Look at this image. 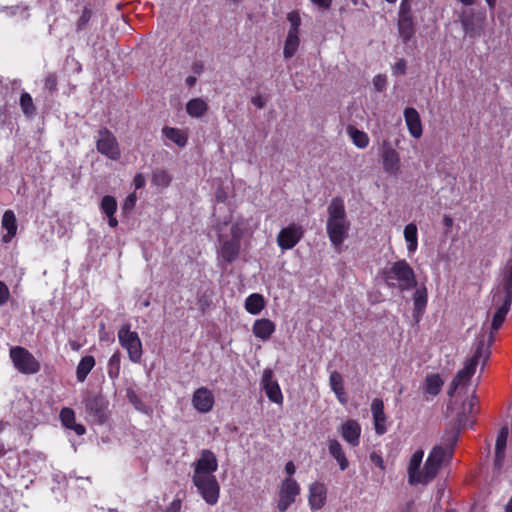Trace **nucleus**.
<instances>
[{
    "label": "nucleus",
    "mask_w": 512,
    "mask_h": 512,
    "mask_svg": "<svg viewBox=\"0 0 512 512\" xmlns=\"http://www.w3.org/2000/svg\"><path fill=\"white\" fill-rule=\"evenodd\" d=\"M457 440L456 436L452 437V443L444 448L442 446H435L430 452L425 464L421 467L424 457L423 450H417L410 458L407 473L408 482L410 485H426L432 481L443 463L449 461L452 457L453 446Z\"/></svg>",
    "instance_id": "f257e3e1"
},
{
    "label": "nucleus",
    "mask_w": 512,
    "mask_h": 512,
    "mask_svg": "<svg viewBox=\"0 0 512 512\" xmlns=\"http://www.w3.org/2000/svg\"><path fill=\"white\" fill-rule=\"evenodd\" d=\"M326 232L331 244L339 248L348 237L350 221L348 220L344 200L334 197L327 207Z\"/></svg>",
    "instance_id": "f03ea898"
},
{
    "label": "nucleus",
    "mask_w": 512,
    "mask_h": 512,
    "mask_svg": "<svg viewBox=\"0 0 512 512\" xmlns=\"http://www.w3.org/2000/svg\"><path fill=\"white\" fill-rule=\"evenodd\" d=\"M383 279L389 288L400 291L411 290L417 286V277L413 267L405 260L392 262L382 271Z\"/></svg>",
    "instance_id": "7ed1b4c3"
},
{
    "label": "nucleus",
    "mask_w": 512,
    "mask_h": 512,
    "mask_svg": "<svg viewBox=\"0 0 512 512\" xmlns=\"http://www.w3.org/2000/svg\"><path fill=\"white\" fill-rule=\"evenodd\" d=\"M496 331L497 330L493 329L492 322L488 346H485L483 340L478 342L473 355L465 362L464 367L455 375L454 379L456 380V383H460L462 386L467 385L471 377L475 374L476 367L480 363H482L483 366L487 363L491 353L489 346L494 341V333Z\"/></svg>",
    "instance_id": "20e7f679"
},
{
    "label": "nucleus",
    "mask_w": 512,
    "mask_h": 512,
    "mask_svg": "<svg viewBox=\"0 0 512 512\" xmlns=\"http://www.w3.org/2000/svg\"><path fill=\"white\" fill-rule=\"evenodd\" d=\"M242 234V229L237 224L230 226L229 234H219L218 256L222 261L232 263L238 258Z\"/></svg>",
    "instance_id": "39448f33"
},
{
    "label": "nucleus",
    "mask_w": 512,
    "mask_h": 512,
    "mask_svg": "<svg viewBox=\"0 0 512 512\" xmlns=\"http://www.w3.org/2000/svg\"><path fill=\"white\" fill-rule=\"evenodd\" d=\"M118 340L120 345L127 351L131 362L139 363L142 358V342L135 331H131L129 324H124L118 330Z\"/></svg>",
    "instance_id": "423d86ee"
},
{
    "label": "nucleus",
    "mask_w": 512,
    "mask_h": 512,
    "mask_svg": "<svg viewBox=\"0 0 512 512\" xmlns=\"http://www.w3.org/2000/svg\"><path fill=\"white\" fill-rule=\"evenodd\" d=\"M14 367L22 374L33 375L40 371V363L26 348L14 346L9 352Z\"/></svg>",
    "instance_id": "0eeeda50"
},
{
    "label": "nucleus",
    "mask_w": 512,
    "mask_h": 512,
    "mask_svg": "<svg viewBox=\"0 0 512 512\" xmlns=\"http://www.w3.org/2000/svg\"><path fill=\"white\" fill-rule=\"evenodd\" d=\"M300 492L301 487L294 478H285L279 485L277 509L280 512H285L296 501Z\"/></svg>",
    "instance_id": "6e6552de"
},
{
    "label": "nucleus",
    "mask_w": 512,
    "mask_h": 512,
    "mask_svg": "<svg viewBox=\"0 0 512 512\" xmlns=\"http://www.w3.org/2000/svg\"><path fill=\"white\" fill-rule=\"evenodd\" d=\"M193 483L208 504L217 503L220 487L215 476H193Z\"/></svg>",
    "instance_id": "1a4fd4ad"
},
{
    "label": "nucleus",
    "mask_w": 512,
    "mask_h": 512,
    "mask_svg": "<svg viewBox=\"0 0 512 512\" xmlns=\"http://www.w3.org/2000/svg\"><path fill=\"white\" fill-rule=\"evenodd\" d=\"M304 235V228L299 224H289L277 235V244L282 250L294 248Z\"/></svg>",
    "instance_id": "9d476101"
},
{
    "label": "nucleus",
    "mask_w": 512,
    "mask_h": 512,
    "mask_svg": "<svg viewBox=\"0 0 512 512\" xmlns=\"http://www.w3.org/2000/svg\"><path fill=\"white\" fill-rule=\"evenodd\" d=\"M97 150L112 160L120 157V149L116 138L109 130H101L97 140Z\"/></svg>",
    "instance_id": "9b49d317"
},
{
    "label": "nucleus",
    "mask_w": 512,
    "mask_h": 512,
    "mask_svg": "<svg viewBox=\"0 0 512 512\" xmlns=\"http://www.w3.org/2000/svg\"><path fill=\"white\" fill-rule=\"evenodd\" d=\"M381 162L385 173L397 177L401 173L399 153L390 146H384L381 151Z\"/></svg>",
    "instance_id": "f8f14e48"
},
{
    "label": "nucleus",
    "mask_w": 512,
    "mask_h": 512,
    "mask_svg": "<svg viewBox=\"0 0 512 512\" xmlns=\"http://www.w3.org/2000/svg\"><path fill=\"white\" fill-rule=\"evenodd\" d=\"M218 468V462L215 454L210 450H203L201 456L195 464L193 476H214Z\"/></svg>",
    "instance_id": "ddd939ff"
},
{
    "label": "nucleus",
    "mask_w": 512,
    "mask_h": 512,
    "mask_svg": "<svg viewBox=\"0 0 512 512\" xmlns=\"http://www.w3.org/2000/svg\"><path fill=\"white\" fill-rule=\"evenodd\" d=\"M87 414L96 422H103L105 419V410L107 402L100 395H88L84 400Z\"/></svg>",
    "instance_id": "4468645a"
},
{
    "label": "nucleus",
    "mask_w": 512,
    "mask_h": 512,
    "mask_svg": "<svg viewBox=\"0 0 512 512\" xmlns=\"http://www.w3.org/2000/svg\"><path fill=\"white\" fill-rule=\"evenodd\" d=\"M261 384L269 400L276 404L282 405L283 395L279 384L273 379L272 370H264Z\"/></svg>",
    "instance_id": "2eb2a0df"
},
{
    "label": "nucleus",
    "mask_w": 512,
    "mask_h": 512,
    "mask_svg": "<svg viewBox=\"0 0 512 512\" xmlns=\"http://www.w3.org/2000/svg\"><path fill=\"white\" fill-rule=\"evenodd\" d=\"M215 403L214 395L206 387H200L193 393L192 405L200 413H208Z\"/></svg>",
    "instance_id": "dca6fc26"
},
{
    "label": "nucleus",
    "mask_w": 512,
    "mask_h": 512,
    "mask_svg": "<svg viewBox=\"0 0 512 512\" xmlns=\"http://www.w3.org/2000/svg\"><path fill=\"white\" fill-rule=\"evenodd\" d=\"M327 488L323 483L314 482L309 487L308 502L312 510H320L326 504Z\"/></svg>",
    "instance_id": "f3484780"
},
{
    "label": "nucleus",
    "mask_w": 512,
    "mask_h": 512,
    "mask_svg": "<svg viewBox=\"0 0 512 512\" xmlns=\"http://www.w3.org/2000/svg\"><path fill=\"white\" fill-rule=\"evenodd\" d=\"M339 431L342 438L351 446L356 447L359 445L361 426L356 420L349 419L345 421Z\"/></svg>",
    "instance_id": "a211bd4d"
},
{
    "label": "nucleus",
    "mask_w": 512,
    "mask_h": 512,
    "mask_svg": "<svg viewBox=\"0 0 512 512\" xmlns=\"http://www.w3.org/2000/svg\"><path fill=\"white\" fill-rule=\"evenodd\" d=\"M371 412L373 415L375 431L378 435H383L387 431L386 415L384 412L383 401L379 398L373 399L371 403Z\"/></svg>",
    "instance_id": "6ab92c4d"
},
{
    "label": "nucleus",
    "mask_w": 512,
    "mask_h": 512,
    "mask_svg": "<svg viewBox=\"0 0 512 512\" xmlns=\"http://www.w3.org/2000/svg\"><path fill=\"white\" fill-rule=\"evenodd\" d=\"M276 326L274 322L267 318L255 320L252 326L254 336L263 342L268 341L275 332Z\"/></svg>",
    "instance_id": "aec40b11"
},
{
    "label": "nucleus",
    "mask_w": 512,
    "mask_h": 512,
    "mask_svg": "<svg viewBox=\"0 0 512 512\" xmlns=\"http://www.w3.org/2000/svg\"><path fill=\"white\" fill-rule=\"evenodd\" d=\"M509 430L507 426H503L496 439L495 444V466L497 468H501L504 458H505V449L507 444V438H508Z\"/></svg>",
    "instance_id": "412c9836"
},
{
    "label": "nucleus",
    "mask_w": 512,
    "mask_h": 512,
    "mask_svg": "<svg viewBox=\"0 0 512 512\" xmlns=\"http://www.w3.org/2000/svg\"><path fill=\"white\" fill-rule=\"evenodd\" d=\"M403 236L406 243L408 256H413L418 249V228L415 223H409L404 227Z\"/></svg>",
    "instance_id": "4be33fe9"
},
{
    "label": "nucleus",
    "mask_w": 512,
    "mask_h": 512,
    "mask_svg": "<svg viewBox=\"0 0 512 512\" xmlns=\"http://www.w3.org/2000/svg\"><path fill=\"white\" fill-rule=\"evenodd\" d=\"M2 227L7 231L6 234L3 235L2 240L5 243H9L17 232L16 217L12 210L4 212L2 217Z\"/></svg>",
    "instance_id": "5701e85b"
},
{
    "label": "nucleus",
    "mask_w": 512,
    "mask_h": 512,
    "mask_svg": "<svg viewBox=\"0 0 512 512\" xmlns=\"http://www.w3.org/2000/svg\"><path fill=\"white\" fill-rule=\"evenodd\" d=\"M398 32L404 44L410 42L415 34V23L413 17H402L398 19Z\"/></svg>",
    "instance_id": "b1692460"
},
{
    "label": "nucleus",
    "mask_w": 512,
    "mask_h": 512,
    "mask_svg": "<svg viewBox=\"0 0 512 512\" xmlns=\"http://www.w3.org/2000/svg\"><path fill=\"white\" fill-rule=\"evenodd\" d=\"M60 419L62 424L71 430H74L77 435H83L86 432V429L81 424H76L75 422V413L70 408H63L60 412Z\"/></svg>",
    "instance_id": "393cba45"
},
{
    "label": "nucleus",
    "mask_w": 512,
    "mask_h": 512,
    "mask_svg": "<svg viewBox=\"0 0 512 512\" xmlns=\"http://www.w3.org/2000/svg\"><path fill=\"white\" fill-rule=\"evenodd\" d=\"M328 449L331 456L337 461L339 467L342 471L346 470L349 466V462L345 456V453L342 449L341 444L335 440L331 439L328 442Z\"/></svg>",
    "instance_id": "a878e982"
},
{
    "label": "nucleus",
    "mask_w": 512,
    "mask_h": 512,
    "mask_svg": "<svg viewBox=\"0 0 512 512\" xmlns=\"http://www.w3.org/2000/svg\"><path fill=\"white\" fill-rule=\"evenodd\" d=\"M444 384L439 374H429L426 376L423 389L424 392L429 396H436Z\"/></svg>",
    "instance_id": "bb28decb"
},
{
    "label": "nucleus",
    "mask_w": 512,
    "mask_h": 512,
    "mask_svg": "<svg viewBox=\"0 0 512 512\" xmlns=\"http://www.w3.org/2000/svg\"><path fill=\"white\" fill-rule=\"evenodd\" d=\"M265 307V299L261 294L253 293L246 298L245 309L252 315L259 314Z\"/></svg>",
    "instance_id": "cd10ccee"
},
{
    "label": "nucleus",
    "mask_w": 512,
    "mask_h": 512,
    "mask_svg": "<svg viewBox=\"0 0 512 512\" xmlns=\"http://www.w3.org/2000/svg\"><path fill=\"white\" fill-rule=\"evenodd\" d=\"M94 15L91 4H85L82 8L81 14L75 22V31L77 33L85 31L88 28L89 22Z\"/></svg>",
    "instance_id": "c85d7f7f"
},
{
    "label": "nucleus",
    "mask_w": 512,
    "mask_h": 512,
    "mask_svg": "<svg viewBox=\"0 0 512 512\" xmlns=\"http://www.w3.org/2000/svg\"><path fill=\"white\" fill-rule=\"evenodd\" d=\"M95 366V359L93 356H85L83 357L76 369V377L79 382H83L90 371Z\"/></svg>",
    "instance_id": "c756f323"
},
{
    "label": "nucleus",
    "mask_w": 512,
    "mask_h": 512,
    "mask_svg": "<svg viewBox=\"0 0 512 512\" xmlns=\"http://www.w3.org/2000/svg\"><path fill=\"white\" fill-rule=\"evenodd\" d=\"M19 105H20V108H21L23 114L27 118H32L36 115V111H37L36 106L34 105L32 96L28 92L23 91L21 93L20 99H19Z\"/></svg>",
    "instance_id": "7c9ffc66"
},
{
    "label": "nucleus",
    "mask_w": 512,
    "mask_h": 512,
    "mask_svg": "<svg viewBox=\"0 0 512 512\" xmlns=\"http://www.w3.org/2000/svg\"><path fill=\"white\" fill-rule=\"evenodd\" d=\"M207 109V103L201 98L191 99L186 104V111L192 117H201Z\"/></svg>",
    "instance_id": "2f4dec72"
},
{
    "label": "nucleus",
    "mask_w": 512,
    "mask_h": 512,
    "mask_svg": "<svg viewBox=\"0 0 512 512\" xmlns=\"http://www.w3.org/2000/svg\"><path fill=\"white\" fill-rule=\"evenodd\" d=\"M476 403L477 399L474 393L463 403V411L462 416L459 418V424L463 427L468 425H472V422H469L465 419L466 415L474 414L476 412Z\"/></svg>",
    "instance_id": "473e14b6"
},
{
    "label": "nucleus",
    "mask_w": 512,
    "mask_h": 512,
    "mask_svg": "<svg viewBox=\"0 0 512 512\" xmlns=\"http://www.w3.org/2000/svg\"><path fill=\"white\" fill-rule=\"evenodd\" d=\"M299 42V35L290 33L287 34L283 49V55L285 58H291L295 55L299 47Z\"/></svg>",
    "instance_id": "72a5a7b5"
},
{
    "label": "nucleus",
    "mask_w": 512,
    "mask_h": 512,
    "mask_svg": "<svg viewBox=\"0 0 512 512\" xmlns=\"http://www.w3.org/2000/svg\"><path fill=\"white\" fill-rule=\"evenodd\" d=\"M476 18V15L472 11L469 13H463L460 17L463 30L469 36H474L476 34Z\"/></svg>",
    "instance_id": "f704fd0d"
},
{
    "label": "nucleus",
    "mask_w": 512,
    "mask_h": 512,
    "mask_svg": "<svg viewBox=\"0 0 512 512\" xmlns=\"http://www.w3.org/2000/svg\"><path fill=\"white\" fill-rule=\"evenodd\" d=\"M166 140L183 147L187 142V134L185 130H162Z\"/></svg>",
    "instance_id": "c9c22d12"
},
{
    "label": "nucleus",
    "mask_w": 512,
    "mask_h": 512,
    "mask_svg": "<svg viewBox=\"0 0 512 512\" xmlns=\"http://www.w3.org/2000/svg\"><path fill=\"white\" fill-rule=\"evenodd\" d=\"M120 363H121V354L119 351L115 352L109 359L107 372L111 379L118 378L120 374Z\"/></svg>",
    "instance_id": "e433bc0d"
},
{
    "label": "nucleus",
    "mask_w": 512,
    "mask_h": 512,
    "mask_svg": "<svg viewBox=\"0 0 512 512\" xmlns=\"http://www.w3.org/2000/svg\"><path fill=\"white\" fill-rule=\"evenodd\" d=\"M350 139L360 149H364L369 144V137L363 130H347Z\"/></svg>",
    "instance_id": "4c0bfd02"
},
{
    "label": "nucleus",
    "mask_w": 512,
    "mask_h": 512,
    "mask_svg": "<svg viewBox=\"0 0 512 512\" xmlns=\"http://www.w3.org/2000/svg\"><path fill=\"white\" fill-rule=\"evenodd\" d=\"M407 128H422L419 113L415 108L407 107L404 110Z\"/></svg>",
    "instance_id": "58836bf2"
},
{
    "label": "nucleus",
    "mask_w": 512,
    "mask_h": 512,
    "mask_svg": "<svg viewBox=\"0 0 512 512\" xmlns=\"http://www.w3.org/2000/svg\"><path fill=\"white\" fill-rule=\"evenodd\" d=\"M100 206L106 216H111V214H115L117 210V201L113 196L106 195L102 198Z\"/></svg>",
    "instance_id": "ea45409f"
},
{
    "label": "nucleus",
    "mask_w": 512,
    "mask_h": 512,
    "mask_svg": "<svg viewBox=\"0 0 512 512\" xmlns=\"http://www.w3.org/2000/svg\"><path fill=\"white\" fill-rule=\"evenodd\" d=\"M152 181L157 186L167 187L171 182V177L165 170L158 169L154 171Z\"/></svg>",
    "instance_id": "a19ab883"
},
{
    "label": "nucleus",
    "mask_w": 512,
    "mask_h": 512,
    "mask_svg": "<svg viewBox=\"0 0 512 512\" xmlns=\"http://www.w3.org/2000/svg\"><path fill=\"white\" fill-rule=\"evenodd\" d=\"M287 20L290 23L288 33L299 35V28L301 26V17L298 11H291L287 14Z\"/></svg>",
    "instance_id": "79ce46f5"
},
{
    "label": "nucleus",
    "mask_w": 512,
    "mask_h": 512,
    "mask_svg": "<svg viewBox=\"0 0 512 512\" xmlns=\"http://www.w3.org/2000/svg\"><path fill=\"white\" fill-rule=\"evenodd\" d=\"M415 310L422 312L427 303V294L425 289H417L413 295Z\"/></svg>",
    "instance_id": "37998d69"
},
{
    "label": "nucleus",
    "mask_w": 512,
    "mask_h": 512,
    "mask_svg": "<svg viewBox=\"0 0 512 512\" xmlns=\"http://www.w3.org/2000/svg\"><path fill=\"white\" fill-rule=\"evenodd\" d=\"M58 78L54 72L48 73L44 78V88L51 94L57 91Z\"/></svg>",
    "instance_id": "c03bdc74"
},
{
    "label": "nucleus",
    "mask_w": 512,
    "mask_h": 512,
    "mask_svg": "<svg viewBox=\"0 0 512 512\" xmlns=\"http://www.w3.org/2000/svg\"><path fill=\"white\" fill-rule=\"evenodd\" d=\"M329 382L333 392L344 388L342 375L337 371H333L330 374Z\"/></svg>",
    "instance_id": "a18cd8bd"
},
{
    "label": "nucleus",
    "mask_w": 512,
    "mask_h": 512,
    "mask_svg": "<svg viewBox=\"0 0 512 512\" xmlns=\"http://www.w3.org/2000/svg\"><path fill=\"white\" fill-rule=\"evenodd\" d=\"M373 85L375 90L378 92H382L387 85V77L383 74H378L373 79Z\"/></svg>",
    "instance_id": "49530a36"
},
{
    "label": "nucleus",
    "mask_w": 512,
    "mask_h": 512,
    "mask_svg": "<svg viewBox=\"0 0 512 512\" xmlns=\"http://www.w3.org/2000/svg\"><path fill=\"white\" fill-rule=\"evenodd\" d=\"M407 69V63L405 59H399L393 66H392V73L395 76L404 75L406 73Z\"/></svg>",
    "instance_id": "de8ad7c7"
},
{
    "label": "nucleus",
    "mask_w": 512,
    "mask_h": 512,
    "mask_svg": "<svg viewBox=\"0 0 512 512\" xmlns=\"http://www.w3.org/2000/svg\"><path fill=\"white\" fill-rule=\"evenodd\" d=\"M9 297H10L9 288L3 281H0V306H3L4 304H6Z\"/></svg>",
    "instance_id": "09e8293b"
},
{
    "label": "nucleus",
    "mask_w": 512,
    "mask_h": 512,
    "mask_svg": "<svg viewBox=\"0 0 512 512\" xmlns=\"http://www.w3.org/2000/svg\"><path fill=\"white\" fill-rule=\"evenodd\" d=\"M136 200H137V198H136L135 194H130L129 196H127V198L125 199V201L122 205V210L125 213L130 212L133 209V207L135 206Z\"/></svg>",
    "instance_id": "8fccbe9b"
},
{
    "label": "nucleus",
    "mask_w": 512,
    "mask_h": 512,
    "mask_svg": "<svg viewBox=\"0 0 512 512\" xmlns=\"http://www.w3.org/2000/svg\"><path fill=\"white\" fill-rule=\"evenodd\" d=\"M413 17L411 14V2L401 1L399 7V18Z\"/></svg>",
    "instance_id": "3c124183"
},
{
    "label": "nucleus",
    "mask_w": 512,
    "mask_h": 512,
    "mask_svg": "<svg viewBox=\"0 0 512 512\" xmlns=\"http://www.w3.org/2000/svg\"><path fill=\"white\" fill-rule=\"evenodd\" d=\"M251 102L255 107L259 109L264 108L266 105V100L261 95L253 96Z\"/></svg>",
    "instance_id": "603ef678"
},
{
    "label": "nucleus",
    "mask_w": 512,
    "mask_h": 512,
    "mask_svg": "<svg viewBox=\"0 0 512 512\" xmlns=\"http://www.w3.org/2000/svg\"><path fill=\"white\" fill-rule=\"evenodd\" d=\"M370 460L373 464L377 465L381 469H384V461L382 457L376 452L370 454Z\"/></svg>",
    "instance_id": "864d4df0"
},
{
    "label": "nucleus",
    "mask_w": 512,
    "mask_h": 512,
    "mask_svg": "<svg viewBox=\"0 0 512 512\" xmlns=\"http://www.w3.org/2000/svg\"><path fill=\"white\" fill-rule=\"evenodd\" d=\"M134 185L136 189H140L145 185V178L142 174H137L134 177Z\"/></svg>",
    "instance_id": "5fc2aeb1"
},
{
    "label": "nucleus",
    "mask_w": 512,
    "mask_h": 512,
    "mask_svg": "<svg viewBox=\"0 0 512 512\" xmlns=\"http://www.w3.org/2000/svg\"><path fill=\"white\" fill-rule=\"evenodd\" d=\"M315 5H318L321 8L329 9L332 4V0H310Z\"/></svg>",
    "instance_id": "6e6d98bb"
},
{
    "label": "nucleus",
    "mask_w": 512,
    "mask_h": 512,
    "mask_svg": "<svg viewBox=\"0 0 512 512\" xmlns=\"http://www.w3.org/2000/svg\"><path fill=\"white\" fill-rule=\"evenodd\" d=\"M337 399L339 400L340 403L342 404H346L347 403V397H346V393H345V390L344 388L341 389V390H337L334 392Z\"/></svg>",
    "instance_id": "4d7b16f0"
},
{
    "label": "nucleus",
    "mask_w": 512,
    "mask_h": 512,
    "mask_svg": "<svg viewBox=\"0 0 512 512\" xmlns=\"http://www.w3.org/2000/svg\"><path fill=\"white\" fill-rule=\"evenodd\" d=\"M285 471L288 474V477H292V475L295 473L296 467L292 461L286 463Z\"/></svg>",
    "instance_id": "13d9d810"
},
{
    "label": "nucleus",
    "mask_w": 512,
    "mask_h": 512,
    "mask_svg": "<svg viewBox=\"0 0 512 512\" xmlns=\"http://www.w3.org/2000/svg\"><path fill=\"white\" fill-rule=\"evenodd\" d=\"M461 386L462 385L460 383H456V380L453 378L448 390V395L452 396L455 393V391Z\"/></svg>",
    "instance_id": "bf43d9fd"
},
{
    "label": "nucleus",
    "mask_w": 512,
    "mask_h": 512,
    "mask_svg": "<svg viewBox=\"0 0 512 512\" xmlns=\"http://www.w3.org/2000/svg\"><path fill=\"white\" fill-rule=\"evenodd\" d=\"M461 386L462 385L460 383H456V380L453 378L448 390V395L452 396L455 393V391Z\"/></svg>",
    "instance_id": "052dcab7"
},
{
    "label": "nucleus",
    "mask_w": 512,
    "mask_h": 512,
    "mask_svg": "<svg viewBox=\"0 0 512 512\" xmlns=\"http://www.w3.org/2000/svg\"><path fill=\"white\" fill-rule=\"evenodd\" d=\"M108 217V223L110 227H116L118 225L117 219L114 217V214H111V216Z\"/></svg>",
    "instance_id": "680f3d73"
},
{
    "label": "nucleus",
    "mask_w": 512,
    "mask_h": 512,
    "mask_svg": "<svg viewBox=\"0 0 512 512\" xmlns=\"http://www.w3.org/2000/svg\"><path fill=\"white\" fill-rule=\"evenodd\" d=\"M443 223L446 227H451L453 225V219L450 216H444Z\"/></svg>",
    "instance_id": "e2e57ef3"
},
{
    "label": "nucleus",
    "mask_w": 512,
    "mask_h": 512,
    "mask_svg": "<svg viewBox=\"0 0 512 512\" xmlns=\"http://www.w3.org/2000/svg\"><path fill=\"white\" fill-rule=\"evenodd\" d=\"M411 135L414 137V138H420L422 136V131L423 130H409Z\"/></svg>",
    "instance_id": "0e129e2a"
},
{
    "label": "nucleus",
    "mask_w": 512,
    "mask_h": 512,
    "mask_svg": "<svg viewBox=\"0 0 512 512\" xmlns=\"http://www.w3.org/2000/svg\"><path fill=\"white\" fill-rule=\"evenodd\" d=\"M186 83L189 85V86H193L195 83H196V78L194 76H189L187 77L186 79Z\"/></svg>",
    "instance_id": "69168bd1"
},
{
    "label": "nucleus",
    "mask_w": 512,
    "mask_h": 512,
    "mask_svg": "<svg viewBox=\"0 0 512 512\" xmlns=\"http://www.w3.org/2000/svg\"><path fill=\"white\" fill-rule=\"evenodd\" d=\"M202 67H203V65L201 63H195L193 65V70H194V72L199 73L200 70L202 69Z\"/></svg>",
    "instance_id": "338daca9"
},
{
    "label": "nucleus",
    "mask_w": 512,
    "mask_h": 512,
    "mask_svg": "<svg viewBox=\"0 0 512 512\" xmlns=\"http://www.w3.org/2000/svg\"><path fill=\"white\" fill-rule=\"evenodd\" d=\"M505 512H512V497L510 498L506 505Z\"/></svg>",
    "instance_id": "774afa93"
}]
</instances>
